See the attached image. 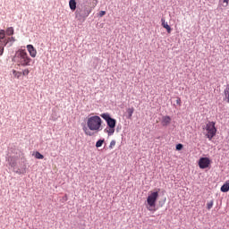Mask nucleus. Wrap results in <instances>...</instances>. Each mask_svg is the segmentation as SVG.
Wrapping results in <instances>:
<instances>
[{"label": "nucleus", "mask_w": 229, "mask_h": 229, "mask_svg": "<svg viewBox=\"0 0 229 229\" xmlns=\"http://www.w3.org/2000/svg\"><path fill=\"white\" fill-rule=\"evenodd\" d=\"M87 126L90 131H101L103 120L98 115L89 116L87 119Z\"/></svg>", "instance_id": "nucleus-1"}, {"label": "nucleus", "mask_w": 229, "mask_h": 229, "mask_svg": "<svg viewBox=\"0 0 229 229\" xmlns=\"http://www.w3.org/2000/svg\"><path fill=\"white\" fill-rule=\"evenodd\" d=\"M100 117H102V119H105L107 124V128L104 130L105 133H107V135L111 137V135H114V133H115V124H117V120L111 118L110 114L108 113H104L100 114Z\"/></svg>", "instance_id": "nucleus-2"}, {"label": "nucleus", "mask_w": 229, "mask_h": 229, "mask_svg": "<svg viewBox=\"0 0 229 229\" xmlns=\"http://www.w3.org/2000/svg\"><path fill=\"white\" fill-rule=\"evenodd\" d=\"M90 13H92V8L90 6L81 5L75 11V19L77 21H86Z\"/></svg>", "instance_id": "nucleus-3"}, {"label": "nucleus", "mask_w": 229, "mask_h": 229, "mask_svg": "<svg viewBox=\"0 0 229 229\" xmlns=\"http://www.w3.org/2000/svg\"><path fill=\"white\" fill-rule=\"evenodd\" d=\"M16 58L18 65H21V67H29V65H31V59L30 58V55H28L26 50L18 51L16 53Z\"/></svg>", "instance_id": "nucleus-4"}, {"label": "nucleus", "mask_w": 229, "mask_h": 229, "mask_svg": "<svg viewBox=\"0 0 229 229\" xmlns=\"http://www.w3.org/2000/svg\"><path fill=\"white\" fill-rule=\"evenodd\" d=\"M158 199V191H150L147 198L146 208L149 212L157 210V200Z\"/></svg>", "instance_id": "nucleus-5"}, {"label": "nucleus", "mask_w": 229, "mask_h": 229, "mask_svg": "<svg viewBox=\"0 0 229 229\" xmlns=\"http://www.w3.org/2000/svg\"><path fill=\"white\" fill-rule=\"evenodd\" d=\"M206 131H208L206 137H208L209 140H211V139H214V137H216V133H217V129H216V123L208 122L206 124Z\"/></svg>", "instance_id": "nucleus-6"}, {"label": "nucleus", "mask_w": 229, "mask_h": 229, "mask_svg": "<svg viewBox=\"0 0 229 229\" xmlns=\"http://www.w3.org/2000/svg\"><path fill=\"white\" fill-rule=\"evenodd\" d=\"M210 165V159L208 157H201L199 160V167L200 169H207Z\"/></svg>", "instance_id": "nucleus-7"}, {"label": "nucleus", "mask_w": 229, "mask_h": 229, "mask_svg": "<svg viewBox=\"0 0 229 229\" xmlns=\"http://www.w3.org/2000/svg\"><path fill=\"white\" fill-rule=\"evenodd\" d=\"M18 160H19V157H17L10 156L9 157H7V162H8L9 165L12 166V167H16L17 166V161Z\"/></svg>", "instance_id": "nucleus-8"}, {"label": "nucleus", "mask_w": 229, "mask_h": 229, "mask_svg": "<svg viewBox=\"0 0 229 229\" xmlns=\"http://www.w3.org/2000/svg\"><path fill=\"white\" fill-rule=\"evenodd\" d=\"M27 50L29 51L31 58H35L37 56V49H35L33 45H27Z\"/></svg>", "instance_id": "nucleus-9"}, {"label": "nucleus", "mask_w": 229, "mask_h": 229, "mask_svg": "<svg viewBox=\"0 0 229 229\" xmlns=\"http://www.w3.org/2000/svg\"><path fill=\"white\" fill-rule=\"evenodd\" d=\"M161 124L162 126H169V124H171V116L169 115L163 116L161 120Z\"/></svg>", "instance_id": "nucleus-10"}, {"label": "nucleus", "mask_w": 229, "mask_h": 229, "mask_svg": "<svg viewBox=\"0 0 229 229\" xmlns=\"http://www.w3.org/2000/svg\"><path fill=\"white\" fill-rule=\"evenodd\" d=\"M161 22H162L163 28H165V30H166L167 33H171L172 29H171V26H169V24L167 23V21H165V20L162 19Z\"/></svg>", "instance_id": "nucleus-11"}, {"label": "nucleus", "mask_w": 229, "mask_h": 229, "mask_svg": "<svg viewBox=\"0 0 229 229\" xmlns=\"http://www.w3.org/2000/svg\"><path fill=\"white\" fill-rule=\"evenodd\" d=\"M221 192H228L229 191V180H227L220 188Z\"/></svg>", "instance_id": "nucleus-12"}, {"label": "nucleus", "mask_w": 229, "mask_h": 229, "mask_svg": "<svg viewBox=\"0 0 229 229\" xmlns=\"http://www.w3.org/2000/svg\"><path fill=\"white\" fill-rule=\"evenodd\" d=\"M69 6L72 12H74V10H76V0H70Z\"/></svg>", "instance_id": "nucleus-13"}, {"label": "nucleus", "mask_w": 229, "mask_h": 229, "mask_svg": "<svg viewBox=\"0 0 229 229\" xmlns=\"http://www.w3.org/2000/svg\"><path fill=\"white\" fill-rule=\"evenodd\" d=\"M13 74L14 78H16V80H20L21 77L22 76V72L13 70Z\"/></svg>", "instance_id": "nucleus-14"}, {"label": "nucleus", "mask_w": 229, "mask_h": 229, "mask_svg": "<svg viewBox=\"0 0 229 229\" xmlns=\"http://www.w3.org/2000/svg\"><path fill=\"white\" fill-rule=\"evenodd\" d=\"M134 112H135V108H133V107H129L127 109L128 119H131Z\"/></svg>", "instance_id": "nucleus-15"}, {"label": "nucleus", "mask_w": 229, "mask_h": 229, "mask_svg": "<svg viewBox=\"0 0 229 229\" xmlns=\"http://www.w3.org/2000/svg\"><path fill=\"white\" fill-rule=\"evenodd\" d=\"M5 33L8 35V37H12V35L14 33L13 27L7 28Z\"/></svg>", "instance_id": "nucleus-16"}, {"label": "nucleus", "mask_w": 229, "mask_h": 229, "mask_svg": "<svg viewBox=\"0 0 229 229\" xmlns=\"http://www.w3.org/2000/svg\"><path fill=\"white\" fill-rule=\"evenodd\" d=\"M35 158H37L38 160H42L44 158V155L40 154V152L37 151L35 153Z\"/></svg>", "instance_id": "nucleus-17"}, {"label": "nucleus", "mask_w": 229, "mask_h": 229, "mask_svg": "<svg viewBox=\"0 0 229 229\" xmlns=\"http://www.w3.org/2000/svg\"><path fill=\"white\" fill-rule=\"evenodd\" d=\"M7 41L10 47L13 46V42H15V38L13 37L7 38Z\"/></svg>", "instance_id": "nucleus-18"}, {"label": "nucleus", "mask_w": 229, "mask_h": 229, "mask_svg": "<svg viewBox=\"0 0 229 229\" xmlns=\"http://www.w3.org/2000/svg\"><path fill=\"white\" fill-rule=\"evenodd\" d=\"M105 144V140H98L96 143V148H101Z\"/></svg>", "instance_id": "nucleus-19"}, {"label": "nucleus", "mask_w": 229, "mask_h": 229, "mask_svg": "<svg viewBox=\"0 0 229 229\" xmlns=\"http://www.w3.org/2000/svg\"><path fill=\"white\" fill-rule=\"evenodd\" d=\"M5 35H6V31H4V30H0V40H1V42H3V39L4 38Z\"/></svg>", "instance_id": "nucleus-20"}, {"label": "nucleus", "mask_w": 229, "mask_h": 229, "mask_svg": "<svg viewBox=\"0 0 229 229\" xmlns=\"http://www.w3.org/2000/svg\"><path fill=\"white\" fill-rule=\"evenodd\" d=\"M83 131L85 132V135H88L89 137H92V132L89 131L87 127H83Z\"/></svg>", "instance_id": "nucleus-21"}, {"label": "nucleus", "mask_w": 229, "mask_h": 229, "mask_svg": "<svg viewBox=\"0 0 229 229\" xmlns=\"http://www.w3.org/2000/svg\"><path fill=\"white\" fill-rule=\"evenodd\" d=\"M214 207V200H210L209 202L207 203V208L208 210H210Z\"/></svg>", "instance_id": "nucleus-22"}, {"label": "nucleus", "mask_w": 229, "mask_h": 229, "mask_svg": "<svg viewBox=\"0 0 229 229\" xmlns=\"http://www.w3.org/2000/svg\"><path fill=\"white\" fill-rule=\"evenodd\" d=\"M0 46H8V39L7 38H4L3 41H1L0 39Z\"/></svg>", "instance_id": "nucleus-23"}, {"label": "nucleus", "mask_w": 229, "mask_h": 229, "mask_svg": "<svg viewBox=\"0 0 229 229\" xmlns=\"http://www.w3.org/2000/svg\"><path fill=\"white\" fill-rule=\"evenodd\" d=\"M22 76H28V74H30V69H24L21 72Z\"/></svg>", "instance_id": "nucleus-24"}, {"label": "nucleus", "mask_w": 229, "mask_h": 229, "mask_svg": "<svg viewBox=\"0 0 229 229\" xmlns=\"http://www.w3.org/2000/svg\"><path fill=\"white\" fill-rule=\"evenodd\" d=\"M114 147H115V140H113L110 142L109 148L114 149Z\"/></svg>", "instance_id": "nucleus-25"}, {"label": "nucleus", "mask_w": 229, "mask_h": 229, "mask_svg": "<svg viewBox=\"0 0 229 229\" xmlns=\"http://www.w3.org/2000/svg\"><path fill=\"white\" fill-rule=\"evenodd\" d=\"M183 148V145H182V144H177L176 145V149H177V151H180L181 149H182Z\"/></svg>", "instance_id": "nucleus-26"}, {"label": "nucleus", "mask_w": 229, "mask_h": 229, "mask_svg": "<svg viewBox=\"0 0 229 229\" xmlns=\"http://www.w3.org/2000/svg\"><path fill=\"white\" fill-rule=\"evenodd\" d=\"M4 53V47H0V56H3Z\"/></svg>", "instance_id": "nucleus-27"}, {"label": "nucleus", "mask_w": 229, "mask_h": 229, "mask_svg": "<svg viewBox=\"0 0 229 229\" xmlns=\"http://www.w3.org/2000/svg\"><path fill=\"white\" fill-rule=\"evenodd\" d=\"M104 15H106V12H105V11H100V12H99V17H103Z\"/></svg>", "instance_id": "nucleus-28"}, {"label": "nucleus", "mask_w": 229, "mask_h": 229, "mask_svg": "<svg viewBox=\"0 0 229 229\" xmlns=\"http://www.w3.org/2000/svg\"><path fill=\"white\" fill-rule=\"evenodd\" d=\"M177 105H182V99L180 98H177L176 100Z\"/></svg>", "instance_id": "nucleus-29"}, {"label": "nucleus", "mask_w": 229, "mask_h": 229, "mask_svg": "<svg viewBox=\"0 0 229 229\" xmlns=\"http://www.w3.org/2000/svg\"><path fill=\"white\" fill-rule=\"evenodd\" d=\"M223 3H225V6L226 7V6H228L229 0H223Z\"/></svg>", "instance_id": "nucleus-30"}, {"label": "nucleus", "mask_w": 229, "mask_h": 229, "mask_svg": "<svg viewBox=\"0 0 229 229\" xmlns=\"http://www.w3.org/2000/svg\"><path fill=\"white\" fill-rule=\"evenodd\" d=\"M225 97H226L227 102L229 103V92L227 94L225 93Z\"/></svg>", "instance_id": "nucleus-31"}]
</instances>
